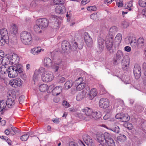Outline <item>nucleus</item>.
Instances as JSON below:
<instances>
[{"mask_svg": "<svg viewBox=\"0 0 146 146\" xmlns=\"http://www.w3.org/2000/svg\"><path fill=\"white\" fill-rule=\"evenodd\" d=\"M20 38L22 42L26 45H29L32 42V36L31 34L26 31H23L21 33Z\"/></svg>", "mask_w": 146, "mask_h": 146, "instance_id": "nucleus-6", "label": "nucleus"}, {"mask_svg": "<svg viewBox=\"0 0 146 146\" xmlns=\"http://www.w3.org/2000/svg\"><path fill=\"white\" fill-rule=\"evenodd\" d=\"M61 47L64 51L70 48V46L69 42L66 40L62 41V43Z\"/></svg>", "mask_w": 146, "mask_h": 146, "instance_id": "nucleus-29", "label": "nucleus"}, {"mask_svg": "<svg viewBox=\"0 0 146 146\" xmlns=\"http://www.w3.org/2000/svg\"><path fill=\"white\" fill-rule=\"evenodd\" d=\"M115 1L118 7H121L123 6V0H115Z\"/></svg>", "mask_w": 146, "mask_h": 146, "instance_id": "nucleus-48", "label": "nucleus"}, {"mask_svg": "<svg viewBox=\"0 0 146 146\" xmlns=\"http://www.w3.org/2000/svg\"><path fill=\"white\" fill-rule=\"evenodd\" d=\"M62 105L65 108H68L70 106V105L69 103L67 101L63 100L62 102Z\"/></svg>", "mask_w": 146, "mask_h": 146, "instance_id": "nucleus-52", "label": "nucleus"}, {"mask_svg": "<svg viewBox=\"0 0 146 146\" xmlns=\"http://www.w3.org/2000/svg\"><path fill=\"white\" fill-rule=\"evenodd\" d=\"M94 116L93 115H86V116L84 117L83 119L85 121H87L90 120L92 119L93 118V117Z\"/></svg>", "mask_w": 146, "mask_h": 146, "instance_id": "nucleus-54", "label": "nucleus"}, {"mask_svg": "<svg viewBox=\"0 0 146 146\" xmlns=\"http://www.w3.org/2000/svg\"><path fill=\"white\" fill-rule=\"evenodd\" d=\"M50 67H51L55 72H56L58 70L59 68V64L56 63H54L53 62L51 66Z\"/></svg>", "mask_w": 146, "mask_h": 146, "instance_id": "nucleus-37", "label": "nucleus"}, {"mask_svg": "<svg viewBox=\"0 0 146 146\" xmlns=\"http://www.w3.org/2000/svg\"><path fill=\"white\" fill-rule=\"evenodd\" d=\"M124 125L125 127L128 129L131 130L133 128L132 125L130 123L128 122L127 123H125Z\"/></svg>", "mask_w": 146, "mask_h": 146, "instance_id": "nucleus-53", "label": "nucleus"}, {"mask_svg": "<svg viewBox=\"0 0 146 146\" xmlns=\"http://www.w3.org/2000/svg\"><path fill=\"white\" fill-rule=\"evenodd\" d=\"M97 139L100 143H103L105 141L108 146H113L114 145L115 143L111 137V136L108 133H105L103 134L100 135L98 137ZM98 146H105L100 144Z\"/></svg>", "mask_w": 146, "mask_h": 146, "instance_id": "nucleus-1", "label": "nucleus"}, {"mask_svg": "<svg viewBox=\"0 0 146 146\" xmlns=\"http://www.w3.org/2000/svg\"><path fill=\"white\" fill-rule=\"evenodd\" d=\"M104 42V40L101 38L99 37L98 39V44L99 47L102 49L104 47L103 44Z\"/></svg>", "mask_w": 146, "mask_h": 146, "instance_id": "nucleus-34", "label": "nucleus"}, {"mask_svg": "<svg viewBox=\"0 0 146 146\" xmlns=\"http://www.w3.org/2000/svg\"><path fill=\"white\" fill-rule=\"evenodd\" d=\"M99 104L100 108H106L110 106V102L107 99L102 98L100 100Z\"/></svg>", "mask_w": 146, "mask_h": 146, "instance_id": "nucleus-10", "label": "nucleus"}, {"mask_svg": "<svg viewBox=\"0 0 146 146\" xmlns=\"http://www.w3.org/2000/svg\"><path fill=\"white\" fill-rule=\"evenodd\" d=\"M0 65V74H7V69L8 68V65L5 64H2L1 66Z\"/></svg>", "mask_w": 146, "mask_h": 146, "instance_id": "nucleus-25", "label": "nucleus"}, {"mask_svg": "<svg viewBox=\"0 0 146 146\" xmlns=\"http://www.w3.org/2000/svg\"><path fill=\"white\" fill-rule=\"evenodd\" d=\"M123 55L122 51L120 50H118L116 54V58L113 60V64L115 65L119 64L120 62L122 57L123 56Z\"/></svg>", "mask_w": 146, "mask_h": 146, "instance_id": "nucleus-12", "label": "nucleus"}, {"mask_svg": "<svg viewBox=\"0 0 146 146\" xmlns=\"http://www.w3.org/2000/svg\"><path fill=\"white\" fill-rule=\"evenodd\" d=\"M9 97L7 99L5 103L6 109L11 108L14 107L16 103V95L14 91H12L9 94Z\"/></svg>", "mask_w": 146, "mask_h": 146, "instance_id": "nucleus-5", "label": "nucleus"}, {"mask_svg": "<svg viewBox=\"0 0 146 146\" xmlns=\"http://www.w3.org/2000/svg\"><path fill=\"white\" fill-rule=\"evenodd\" d=\"M133 73L136 79H138L140 77L141 74V69L139 65H135V66L133 69Z\"/></svg>", "mask_w": 146, "mask_h": 146, "instance_id": "nucleus-14", "label": "nucleus"}, {"mask_svg": "<svg viewBox=\"0 0 146 146\" xmlns=\"http://www.w3.org/2000/svg\"><path fill=\"white\" fill-rule=\"evenodd\" d=\"M9 84L13 87H15V86H21L23 84V81L20 78H17L11 80L9 81Z\"/></svg>", "mask_w": 146, "mask_h": 146, "instance_id": "nucleus-13", "label": "nucleus"}, {"mask_svg": "<svg viewBox=\"0 0 146 146\" xmlns=\"http://www.w3.org/2000/svg\"><path fill=\"white\" fill-rule=\"evenodd\" d=\"M123 81L126 84H129L130 83L129 78L128 76L124 77Z\"/></svg>", "mask_w": 146, "mask_h": 146, "instance_id": "nucleus-56", "label": "nucleus"}, {"mask_svg": "<svg viewBox=\"0 0 146 146\" xmlns=\"http://www.w3.org/2000/svg\"><path fill=\"white\" fill-rule=\"evenodd\" d=\"M39 2V0H35L31 2L30 7L32 9H35L38 5Z\"/></svg>", "mask_w": 146, "mask_h": 146, "instance_id": "nucleus-31", "label": "nucleus"}, {"mask_svg": "<svg viewBox=\"0 0 146 146\" xmlns=\"http://www.w3.org/2000/svg\"><path fill=\"white\" fill-rule=\"evenodd\" d=\"M117 30L118 29L116 27L114 26L111 27L109 30L108 39H110L112 40L114 35L117 32Z\"/></svg>", "mask_w": 146, "mask_h": 146, "instance_id": "nucleus-17", "label": "nucleus"}, {"mask_svg": "<svg viewBox=\"0 0 146 146\" xmlns=\"http://www.w3.org/2000/svg\"><path fill=\"white\" fill-rule=\"evenodd\" d=\"M7 69V74L9 77L11 78H14L18 75V73H21L22 72V66L20 64H18L16 66H9Z\"/></svg>", "mask_w": 146, "mask_h": 146, "instance_id": "nucleus-3", "label": "nucleus"}, {"mask_svg": "<svg viewBox=\"0 0 146 146\" xmlns=\"http://www.w3.org/2000/svg\"><path fill=\"white\" fill-rule=\"evenodd\" d=\"M124 50L125 51L129 52L131 50V48L130 46H127L124 47Z\"/></svg>", "mask_w": 146, "mask_h": 146, "instance_id": "nucleus-62", "label": "nucleus"}, {"mask_svg": "<svg viewBox=\"0 0 146 146\" xmlns=\"http://www.w3.org/2000/svg\"><path fill=\"white\" fill-rule=\"evenodd\" d=\"M86 146L84 143L81 141H79L78 143L73 142H70L69 143V146Z\"/></svg>", "mask_w": 146, "mask_h": 146, "instance_id": "nucleus-32", "label": "nucleus"}, {"mask_svg": "<svg viewBox=\"0 0 146 146\" xmlns=\"http://www.w3.org/2000/svg\"><path fill=\"white\" fill-rule=\"evenodd\" d=\"M138 4L141 7H146V0H139Z\"/></svg>", "mask_w": 146, "mask_h": 146, "instance_id": "nucleus-43", "label": "nucleus"}, {"mask_svg": "<svg viewBox=\"0 0 146 146\" xmlns=\"http://www.w3.org/2000/svg\"><path fill=\"white\" fill-rule=\"evenodd\" d=\"M7 57L6 56L4 57V52L3 51L0 50V65L1 64H5V62H4V59L5 57Z\"/></svg>", "mask_w": 146, "mask_h": 146, "instance_id": "nucleus-33", "label": "nucleus"}, {"mask_svg": "<svg viewBox=\"0 0 146 146\" xmlns=\"http://www.w3.org/2000/svg\"><path fill=\"white\" fill-rule=\"evenodd\" d=\"M121 62L123 68L127 69L129 67V58L127 56H125L123 58Z\"/></svg>", "mask_w": 146, "mask_h": 146, "instance_id": "nucleus-18", "label": "nucleus"}, {"mask_svg": "<svg viewBox=\"0 0 146 146\" xmlns=\"http://www.w3.org/2000/svg\"><path fill=\"white\" fill-rule=\"evenodd\" d=\"M77 116L81 119H83L84 116L83 114L81 113H77Z\"/></svg>", "mask_w": 146, "mask_h": 146, "instance_id": "nucleus-61", "label": "nucleus"}, {"mask_svg": "<svg viewBox=\"0 0 146 146\" xmlns=\"http://www.w3.org/2000/svg\"><path fill=\"white\" fill-rule=\"evenodd\" d=\"M44 50L40 47H37L32 48L31 50V53L33 55L38 54L41 51H43Z\"/></svg>", "mask_w": 146, "mask_h": 146, "instance_id": "nucleus-22", "label": "nucleus"}, {"mask_svg": "<svg viewBox=\"0 0 146 146\" xmlns=\"http://www.w3.org/2000/svg\"><path fill=\"white\" fill-rule=\"evenodd\" d=\"M130 119L129 116L126 114L123 113V116L122 117L121 121L123 122H126L128 121Z\"/></svg>", "mask_w": 146, "mask_h": 146, "instance_id": "nucleus-41", "label": "nucleus"}, {"mask_svg": "<svg viewBox=\"0 0 146 146\" xmlns=\"http://www.w3.org/2000/svg\"><path fill=\"white\" fill-rule=\"evenodd\" d=\"M90 93V88L86 87L85 90L77 94L76 99L78 101H80L84 97H88Z\"/></svg>", "mask_w": 146, "mask_h": 146, "instance_id": "nucleus-8", "label": "nucleus"}, {"mask_svg": "<svg viewBox=\"0 0 146 146\" xmlns=\"http://www.w3.org/2000/svg\"><path fill=\"white\" fill-rule=\"evenodd\" d=\"M90 0H82V1L81 3L83 5H84L86 3L89 2Z\"/></svg>", "mask_w": 146, "mask_h": 146, "instance_id": "nucleus-64", "label": "nucleus"}, {"mask_svg": "<svg viewBox=\"0 0 146 146\" xmlns=\"http://www.w3.org/2000/svg\"><path fill=\"white\" fill-rule=\"evenodd\" d=\"M0 33L2 38H4V40L9 41L8 33L6 29L4 28L1 29L0 30Z\"/></svg>", "mask_w": 146, "mask_h": 146, "instance_id": "nucleus-21", "label": "nucleus"}, {"mask_svg": "<svg viewBox=\"0 0 146 146\" xmlns=\"http://www.w3.org/2000/svg\"><path fill=\"white\" fill-rule=\"evenodd\" d=\"M5 101L2 100L0 102V112L5 110H6V105L5 104Z\"/></svg>", "mask_w": 146, "mask_h": 146, "instance_id": "nucleus-39", "label": "nucleus"}, {"mask_svg": "<svg viewBox=\"0 0 146 146\" xmlns=\"http://www.w3.org/2000/svg\"><path fill=\"white\" fill-rule=\"evenodd\" d=\"M128 26L129 23L126 21H123L121 24L122 27L124 28H126Z\"/></svg>", "mask_w": 146, "mask_h": 146, "instance_id": "nucleus-57", "label": "nucleus"}, {"mask_svg": "<svg viewBox=\"0 0 146 146\" xmlns=\"http://www.w3.org/2000/svg\"><path fill=\"white\" fill-rule=\"evenodd\" d=\"M97 94V92L95 88H93L90 91V93L88 96L90 100L92 99Z\"/></svg>", "mask_w": 146, "mask_h": 146, "instance_id": "nucleus-28", "label": "nucleus"}, {"mask_svg": "<svg viewBox=\"0 0 146 146\" xmlns=\"http://www.w3.org/2000/svg\"><path fill=\"white\" fill-rule=\"evenodd\" d=\"M44 70V67H40L38 69H36L34 71L33 75V79L34 82L38 81L40 79V74L43 73Z\"/></svg>", "mask_w": 146, "mask_h": 146, "instance_id": "nucleus-9", "label": "nucleus"}, {"mask_svg": "<svg viewBox=\"0 0 146 146\" xmlns=\"http://www.w3.org/2000/svg\"><path fill=\"white\" fill-rule=\"evenodd\" d=\"M54 87V86L53 85H51L49 86H48V88H47L46 92L48 93L52 92V94Z\"/></svg>", "mask_w": 146, "mask_h": 146, "instance_id": "nucleus-46", "label": "nucleus"}, {"mask_svg": "<svg viewBox=\"0 0 146 146\" xmlns=\"http://www.w3.org/2000/svg\"><path fill=\"white\" fill-rule=\"evenodd\" d=\"M55 11L57 13L62 14L66 12L65 7L62 5L60 4L56 6Z\"/></svg>", "mask_w": 146, "mask_h": 146, "instance_id": "nucleus-20", "label": "nucleus"}, {"mask_svg": "<svg viewBox=\"0 0 146 146\" xmlns=\"http://www.w3.org/2000/svg\"><path fill=\"white\" fill-rule=\"evenodd\" d=\"M4 62L5 65H12V66H16L19 64L20 60V58L18 55L16 54H13L10 56L9 58L7 57H5L4 59Z\"/></svg>", "mask_w": 146, "mask_h": 146, "instance_id": "nucleus-4", "label": "nucleus"}, {"mask_svg": "<svg viewBox=\"0 0 146 146\" xmlns=\"http://www.w3.org/2000/svg\"><path fill=\"white\" fill-rule=\"evenodd\" d=\"M36 24L35 25L34 27V29L35 32L37 33H40L42 29H41V27L40 25H38L36 23Z\"/></svg>", "mask_w": 146, "mask_h": 146, "instance_id": "nucleus-38", "label": "nucleus"}, {"mask_svg": "<svg viewBox=\"0 0 146 146\" xmlns=\"http://www.w3.org/2000/svg\"><path fill=\"white\" fill-rule=\"evenodd\" d=\"M18 32V29L17 26L14 24L12 25L10 28V32L11 34L15 35L17 34Z\"/></svg>", "mask_w": 146, "mask_h": 146, "instance_id": "nucleus-30", "label": "nucleus"}, {"mask_svg": "<svg viewBox=\"0 0 146 146\" xmlns=\"http://www.w3.org/2000/svg\"><path fill=\"white\" fill-rule=\"evenodd\" d=\"M41 78L42 80L45 82H48L52 81L54 78V75L51 71L45 69L41 74Z\"/></svg>", "mask_w": 146, "mask_h": 146, "instance_id": "nucleus-7", "label": "nucleus"}, {"mask_svg": "<svg viewBox=\"0 0 146 146\" xmlns=\"http://www.w3.org/2000/svg\"><path fill=\"white\" fill-rule=\"evenodd\" d=\"M29 136V133L28 132L27 134H24L21 136L20 137V139L23 141H25L27 140Z\"/></svg>", "mask_w": 146, "mask_h": 146, "instance_id": "nucleus-44", "label": "nucleus"}, {"mask_svg": "<svg viewBox=\"0 0 146 146\" xmlns=\"http://www.w3.org/2000/svg\"><path fill=\"white\" fill-rule=\"evenodd\" d=\"M97 14L98 13H94L90 16V18L94 20L97 19L98 18Z\"/></svg>", "mask_w": 146, "mask_h": 146, "instance_id": "nucleus-55", "label": "nucleus"}, {"mask_svg": "<svg viewBox=\"0 0 146 146\" xmlns=\"http://www.w3.org/2000/svg\"><path fill=\"white\" fill-rule=\"evenodd\" d=\"M100 113H97V114H93V116H94L93 117V118H94L95 119H96L98 118H100L101 117V115L100 114Z\"/></svg>", "mask_w": 146, "mask_h": 146, "instance_id": "nucleus-60", "label": "nucleus"}, {"mask_svg": "<svg viewBox=\"0 0 146 146\" xmlns=\"http://www.w3.org/2000/svg\"><path fill=\"white\" fill-rule=\"evenodd\" d=\"M120 128L117 125H115L113 128H110L109 129V130L112 131L113 132L117 133H118L120 132Z\"/></svg>", "mask_w": 146, "mask_h": 146, "instance_id": "nucleus-40", "label": "nucleus"}, {"mask_svg": "<svg viewBox=\"0 0 146 146\" xmlns=\"http://www.w3.org/2000/svg\"><path fill=\"white\" fill-rule=\"evenodd\" d=\"M36 23L38 25H40L41 27V29H43L46 28L48 26V21L45 18H42L36 20Z\"/></svg>", "mask_w": 146, "mask_h": 146, "instance_id": "nucleus-11", "label": "nucleus"}, {"mask_svg": "<svg viewBox=\"0 0 146 146\" xmlns=\"http://www.w3.org/2000/svg\"><path fill=\"white\" fill-rule=\"evenodd\" d=\"M113 40L110 39H107L106 40V43L107 49L110 50L111 48L113 45L115 47L118 46L121 42L122 36V35L120 33H118L115 38Z\"/></svg>", "mask_w": 146, "mask_h": 146, "instance_id": "nucleus-2", "label": "nucleus"}, {"mask_svg": "<svg viewBox=\"0 0 146 146\" xmlns=\"http://www.w3.org/2000/svg\"><path fill=\"white\" fill-rule=\"evenodd\" d=\"M72 82H71L70 81H68L66 82L64 85V87L66 89L68 90L72 86Z\"/></svg>", "mask_w": 146, "mask_h": 146, "instance_id": "nucleus-42", "label": "nucleus"}, {"mask_svg": "<svg viewBox=\"0 0 146 146\" xmlns=\"http://www.w3.org/2000/svg\"><path fill=\"white\" fill-rule=\"evenodd\" d=\"M64 0H53V3L54 5L60 3V4L63 3Z\"/></svg>", "mask_w": 146, "mask_h": 146, "instance_id": "nucleus-51", "label": "nucleus"}, {"mask_svg": "<svg viewBox=\"0 0 146 146\" xmlns=\"http://www.w3.org/2000/svg\"><path fill=\"white\" fill-rule=\"evenodd\" d=\"M84 37L85 42L87 46H91L93 43L92 40L87 32L84 33Z\"/></svg>", "mask_w": 146, "mask_h": 146, "instance_id": "nucleus-19", "label": "nucleus"}, {"mask_svg": "<svg viewBox=\"0 0 146 146\" xmlns=\"http://www.w3.org/2000/svg\"><path fill=\"white\" fill-rule=\"evenodd\" d=\"M87 10L89 11H96L97 10L96 7L95 6L88 7H87Z\"/></svg>", "mask_w": 146, "mask_h": 146, "instance_id": "nucleus-49", "label": "nucleus"}, {"mask_svg": "<svg viewBox=\"0 0 146 146\" xmlns=\"http://www.w3.org/2000/svg\"><path fill=\"white\" fill-rule=\"evenodd\" d=\"M80 82L78 83V84H76L77 85V87H76V89L78 91H80L82 90L85 86V84L84 83H82V82L83 81V78H80Z\"/></svg>", "mask_w": 146, "mask_h": 146, "instance_id": "nucleus-27", "label": "nucleus"}, {"mask_svg": "<svg viewBox=\"0 0 146 146\" xmlns=\"http://www.w3.org/2000/svg\"><path fill=\"white\" fill-rule=\"evenodd\" d=\"M74 46H75V48H76L78 47L79 49H82L83 46V45L82 42H81L80 45H78V43L76 42H74Z\"/></svg>", "mask_w": 146, "mask_h": 146, "instance_id": "nucleus-50", "label": "nucleus"}, {"mask_svg": "<svg viewBox=\"0 0 146 146\" xmlns=\"http://www.w3.org/2000/svg\"><path fill=\"white\" fill-rule=\"evenodd\" d=\"M62 89V87L60 86L54 87L52 94L54 96L58 95L61 92Z\"/></svg>", "mask_w": 146, "mask_h": 146, "instance_id": "nucleus-26", "label": "nucleus"}, {"mask_svg": "<svg viewBox=\"0 0 146 146\" xmlns=\"http://www.w3.org/2000/svg\"><path fill=\"white\" fill-rule=\"evenodd\" d=\"M137 43L138 47L143 48L146 45V40L143 37H141L138 39Z\"/></svg>", "mask_w": 146, "mask_h": 146, "instance_id": "nucleus-23", "label": "nucleus"}, {"mask_svg": "<svg viewBox=\"0 0 146 146\" xmlns=\"http://www.w3.org/2000/svg\"><path fill=\"white\" fill-rule=\"evenodd\" d=\"M135 110L137 111H141L143 110V108L139 106H137V107H135Z\"/></svg>", "mask_w": 146, "mask_h": 146, "instance_id": "nucleus-63", "label": "nucleus"}, {"mask_svg": "<svg viewBox=\"0 0 146 146\" xmlns=\"http://www.w3.org/2000/svg\"><path fill=\"white\" fill-rule=\"evenodd\" d=\"M123 113H119L115 115L116 118L117 119H120L121 120V118L122 115L123 116Z\"/></svg>", "mask_w": 146, "mask_h": 146, "instance_id": "nucleus-59", "label": "nucleus"}, {"mask_svg": "<svg viewBox=\"0 0 146 146\" xmlns=\"http://www.w3.org/2000/svg\"><path fill=\"white\" fill-rule=\"evenodd\" d=\"M53 62L48 57L45 58L43 60V64L44 66L47 68L50 67L51 66Z\"/></svg>", "mask_w": 146, "mask_h": 146, "instance_id": "nucleus-24", "label": "nucleus"}, {"mask_svg": "<svg viewBox=\"0 0 146 146\" xmlns=\"http://www.w3.org/2000/svg\"><path fill=\"white\" fill-rule=\"evenodd\" d=\"M82 111L86 115H93V114L96 115L97 114V113H100L99 111L94 112L93 110L91 108L87 107L82 109Z\"/></svg>", "mask_w": 146, "mask_h": 146, "instance_id": "nucleus-16", "label": "nucleus"}, {"mask_svg": "<svg viewBox=\"0 0 146 146\" xmlns=\"http://www.w3.org/2000/svg\"><path fill=\"white\" fill-rule=\"evenodd\" d=\"M83 139L88 146H94V143L92 139L88 135H84L83 136Z\"/></svg>", "mask_w": 146, "mask_h": 146, "instance_id": "nucleus-15", "label": "nucleus"}, {"mask_svg": "<svg viewBox=\"0 0 146 146\" xmlns=\"http://www.w3.org/2000/svg\"><path fill=\"white\" fill-rule=\"evenodd\" d=\"M132 1H131L128 3H125L124 5V7L126 9L130 8L129 9V10L130 11L131 10V9L130 8L132 6Z\"/></svg>", "mask_w": 146, "mask_h": 146, "instance_id": "nucleus-45", "label": "nucleus"}, {"mask_svg": "<svg viewBox=\"0 0 146 146\" xmlns=\"http://www.w3.org/2000/svg\"><path fill=\"white\" fill-rule=\"evenodd\" d=\"M117 140L121 142H123L126 140V137L124 135H120L117 137Z\"/></svg>", "mask_w": 146, "mask_h": 146, "instance_id": "nucleus-36", "label": "nucleus"}, {"mask_svg": "<svg viewBox=\"0 0 146 146\" xmlns=\"http://www.w3.org/2000/svg\"><path fill=\"white\" fill-rule=\"evenodd\" d=\"M65 81V78L62 76H60L58 79V81L60 83H62Z\"/></svg>", "mask_w": 146, "mask_h": 146, "instance_id": "nucleus-58", "label": "nucleus"}, {"mask_svg": "<svg viewBox=\"0 0 146 146\" xmlns=\"http://www.w3.org/2000/svg\"><path fill=\"white\" fill-rule=\"evenodd\" d=\"M47 88H48V85L45 84L41 85L40 86L39 88L40 90L42 92L46 91Z\"/></svg>", "mask_w": 146, "mask_h": 146, "instance_id": "nucleus-35", "label": "nucleus"}, {"mask_svg": "<svg viewBox=\"0 0 146 146\" xmlns=\"http://www.w3.org/2000/svg\"><path fill=\"white\" fill-rule=\"evenodd\" d=\"M4 38H2V37L0 38V46L4 45L5 44L9 43V41L4 40Z\"/></svg>", "mask_w": 146, "mask_h": 146, "instance_id": "nucleus-47", "label": "nucleus"}]
</instances>
